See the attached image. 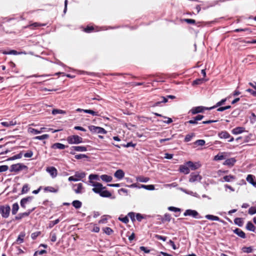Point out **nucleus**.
Masks as SVG:
<instances>
[{
    "label": "nucleus",
    "instance_id": "obj_34",
    "mask_svg": "<svg viewBox=\"0 0 256 256\" xmlns=\"http://www.w3.org/2000/svg\"><path fill=\"white\" fill-rule=\"evenodd\" d=\"M25 235L24 232H21L20 234L16 239V242L18 244H20L24 242V238L25 236Z\"/></svg>",
    "mask_w": 256,
    "mask_h": 256
},
{
    "label": "nucleus",
    "instance_id": "obj_6",
    "mask_svg": "<svg viewBox=\"0 0 256 256\" xmlns=\"http://www.w3.org/2000/svg\"><path fill=\"white\" fill-rule=\"evenodd\" d=\"M210 108L205 107L203 106H198L196 107H193L190 110V112H191L192 114H196L198 113H201L204 112L205 110H210Z\"/></svg>",
    "mask_w": 256,
    "mask_h": 256
},
{
    "label": "nucleus",
    "instance_id": "obj_26",
    "mask_svg": "<svg viewBox=\"0 0 256 256\" xmlns=\"http://www.w3.org/2000/svg\"><path fill=\"white\" fill-rule=\"evenodd\" d=\"M46 26V24H41V23L36 22H34L32 24H30L29 25H28L26 26V28H30L31 29H34L36 28H38L39 26Z\"/></svg>",
    "mask_w": 256,
    "mask_h": 256
},
{
    "label": "nucleus",
    "instance_id": "obj_48",
    "mask_svg": "<svg viewBox=\"0 0 256 256\" xmlns=\"http://www.w3.org/2000/svg\"><path fill=\"white\" fill-rule=\"evenodd\" d=\"M248 212L250 215H253L256 214V206L250 208L248 210Z\"/></svg>",
    "mask_w": 256,
    "mask_h": 256
},
{
    "label": "nucleus",
    "instance_id": "obj_38",
    "mask_svg": "<svg viewBox=\"0 0 256 256\" xmlns=\"http://www.w3.org/2000/svg\"><path fill=\"white\" fill-rule=\"evenodd\" d=\"M235 179V176L232 175H228L225 176L223 177L224 180H222V182H230L232 180Z\"/></svg>",
    "mask_w": 256,
    "mask_h": 256
},
{
    "label": "nucleus",
    "instance_id": "obj_63",
    "mask_svg": "<svg viewBox=\"0 0 256 256\" xmlns=\"http://www.w3.org/2000/svg\"><path fill=\"white\" fill-rule=\"evenodd\" d=\"M128 216L130 217L132 222L135 220V214L134 212H128Z\"/></svg>",
    "mask_w": 256,
    "mask_h": 256
},
{
    "label": "nucleus",
    "instance_id": "obj_23",
    "mask_svg": "<svg viewBox=\"0 0 256 256\" xmlns=\"http://www.w3.org/2000/svg\"><path fill=\"white\" fill-rule=\"evenodd\" d=\"M236 162V160L234 158H232L226 160L224 163V165L232 166Z\"/></svg>",
    "mask_w": 256,
    "mask_h": 256
},
{
    "label": "nucleus",
    "instance_id": "obj_47",
    "mask_svg": "<svg viewBox=\"0 0 256 256\" xmlns=\"http://www.w3.org/2000/svg\"><path fill=\"white\" fill-rule=\"evenodd\" d=\"M84 112L86 114H91L93 116H98V112H94L92 110H85Z\"/></svg>",
    "mask_w": 256,
    "mask_h": 256
},
{
    "label": "nucleus",
    "instance_id": "obj_46",
    "mask_svg": "<svg viewBox=\"0 0 256 256\" xmlns=\"http://www.w3.org/2000/svg\"><path fill=\"white\" fill-rule=\"evenodd\" d=\"M230 108H231L230 106H219L217 108L216 110L218 112H224L225 110L230 109Z\"/></svg>",
    "mask_w": 256,
    "mask_h": 256
},
{
    "label": "nucleus",
    "instance_id": "obj_4",
    "mask_svg": "<svg viewBox=\"0 0 256 256\" xmlns=\"http://www.w3.org/2000/svg\"><path fill=\"white\" fill-rule=\"evenodd\" d=\"M27 168V166L22 164L21 163H18L16 164H12L10 169V172H20V170Z\"/></svg>",
    "mask_w": 256,
    "mask_h": 256
},
{
    "label": "nucleus",
    "instance_id": "obj_24",
    "mask_svg": "<svg viewBox=\"0 0 256 256\" xmlns=\"http://www.w3.org/2000/svg\"><path fill=\"white\" fill-rule=\"evenodd\" d=\"M114 176L118 180L122 179L124 176V172L122 170H117L114 174Z\"/></svg>",
    "mask_w": 256,
    "mask_h": 256
},
{
    "label": "nucleus",
    "instance_id": "obj_8",
    "mask_svg": "<svg viewBox=\"0 0 256 256\" xmlns=\"http://www.w3.org/2000/svg\"><path fill=\"white\" fill-rule=\"evenodd\" d=\"M202 179V176L200 175L198 172H192L190 176L189 182L192 183L195 182H200Z\"/></svg>",
    "mask_w": 256,
    "mask_h": 256
},
{
    "label": "nucleus",
    "instance_id": "obj_56",
    "mask_svg": "<svg viewBox=\"0 0 256 256\" xmlns=\"http://www.w3.org/2000/svg\"><path fill=\"white\" fill-rule=\"evenodd\" d=\"M28 190H29V188H28V185L27 184H24L22 186V194H26L28 192Z\"/></svg>",
    "mask_w": 256,
    "mask_h": 256
},
{
    "label": "nucleus",
    "instance_id": "obj_53",
    "mask_svg": "<svg viewBox=\"0 0 256 256\" xmlns=\"http://www.w3.org/2000/svg\"><path fill=\"white\" fill-rule=\"evenodd\" d=\"M88 178L90 180L89 181H92V180H98V176L94 174H90L88 176Z\"/></svg>",
    "mask_w": 256,
    "mask_h": 256
},
{
    "label": "nucleus",
    "instance_id": "obj_17",
    "mask_svg": "<svg viewBox=\"0 0 256 256\" xmlns=\"http://www.w3.org/2000/svg\"><path fill=\"white\" fill-rule=\"evenodd\" d=\"M244 131H245V128L244 127L238 126V127H236L232 130V133L233 134L236 135V134H240L244 132Z\"/></svg>",
    "mask_w": 256,
    "mask_h": 256
},
{
    "label": "nucleus",
    "instance_id": "obj_9",
    "mask_svg": "<svg viewBox=\"0 0 256 256\" xmlns=\"http://www.w3.org/2000/svg\"><path fill=\"white\" fill-rule=\"evenodd\" d=\"M70 154L74 155L75 152H86L87 148L85 146H72L70 147Z\"/></svg>",
    "mask_w": 256,
    "mask_h": 256
},
{
    "label": "nucleus",
    "instance_id": "obj_31",
    "mask_svg": "<svg viewBox=\"0 0 256 256\" xmlns=\"http://www.w3.org/2000/svg\"><path fill=\"white\" fill-rule=\"evenodd\" d=\"M246 228L250 232H254L256 230V227L251 222H248L246 225Z\"/></svg>",
    "mask_w": 256,
    "mask_h": 256
},
{
    "label": "nucleus",
    "instance_id": "obj_44",
    "mask_svg": "<svg viewBox=\"0 0 256 256\" xmlns=\"http://www.w3.org/2000/svg\"><path fill=\"white\" fill-rule=\"evenodd\" d=\"M66 112L64 110H58V109H54L52 110V114H66Z\"/></svg>",
    "mask_w": 256,
    "mask_h": 256
},
{
    "label": "nucleus",
    "instance_id": "obj_16",
    "mask_svg": "<svg viewBox=\"0 0 256 256\" xmlns=\"http://www.w3.org/2000/svg\"><path fill=\"white\" fill-rule=\"evenodd\" d=\"M255 176L252 174H248L246 178V181L256 188V180Z\"/></svg>",
    "mask_w": 256,
    "mask_h": 256
},
{
    "label": "nucleus",
    "instance_id": "obj_11",
    "mask_svg": "<svg viewBox=\"0 0 256 256\" xmlns=\"http://www.w3.org/2000/svg\"><path fill=\"white\" fill-rule=\"evenodd\" d=\"M48 172L52 178H55L58 175V171L56 168L54 166L48 167L46 168Z\"/></svg>",
    "mask_w": 256,
    "mask_h": 256
},
{
    "label": "nucleus",
    "instance_id": "obj_1",
    "mask_svg": "<svg viewBox=\"0 0 256 256\" xmlns=\"http://www.w3.org/2000/svg\"><path fill=\"white\" fill-rule=\"evenodd\" d=\"M67 142L70 144H79L82 142V138L78 135H72L67 138Z\"/></svg>",
    "mask_w": 256,
    "mask_h": 256
},
{
    "label": "nucleus",
    "instance_id": "obj_22",
    "mask_svg": "<svg viewBox=\"0 0 256 256\" xmlns=\"http://www.w3.org/2000/svg\"><path fill=\"white\" fill-rule=\"evenodd\" d=\"M234 232L242 238H245L246 236L245 233L240 229L236 228L233 230Z\"/></svg>",
    "mask_w": 256,
    "mask_h": 256
},
{
    "label": "nucleus",
    "instance_id": "obj_62",
    "mask_svg": "<svg viewBox=\"0 0 256 256\" xmlns=\"http://www.w3.org/2000/svg\"><path fill=\"white\" fill-rule=\"evenodd\" d=\"M203 81V80L202 78H198L192 82V85H198L200 84Z\"/></svg>",
    "mask_w": 256,
    "mask_h": 256
},
{
    "label": "nucleus",
    "instance_id": "obj_60",
    "mask_svg": "<svg viewBox=\"0 0 256 256\" xmlns=\"http://www.w3.org/2000/svg\"><path fill=\"white\" fill-rule=\"evenodd\" d=\"M168 210L170 211L174 212H180V210H181L180 208H176V207H174V206H169L168 208Z\"/></svg>",
    "mask_w": 256,
    "mask_h": 256
},
{
    "label": "nucleus",
    "instance_id": "obj_27",
    "mask_svg": "<svg viewBox=\"0 0 256 256\" xmlns=\"http://www.w3.org/2000/svg\"><path fill=\"white\" fill-rule=\"evenodd\" d=\"M67 146H66L62 144L56 142V143H54V144H53L52 146V148H54V149L58 148V149H60V150H64Z\"/></svg>",
    "mask_w": 256,
    "mask_h": 256
},
{
    "label": "nucleus",
    "instance_id": "obj_20",
    "mask_svg": "<svg viewBox=\"0 0 256 256\" xmlns=\"http://www.w3.org/2000/svg\"><path fill=\"white\" fill-rule=\"evenodd\" d=\"M160 100L157 102H154L152 106V107L158 106L160 105L161 103H166L168 102V98L166 96H161L160 98Z\"/></svg>",
    "mask_w": 256,
    "mask_h": 256
},
{
    "label": "nucleus",
    "instance_id": "obj_51",
    "mask_svg": "<svg viewBox=\"0 0 256 256\" xmlns=\"http://www.w3.org/2000/svg\"><path fill=\"white\" fill-rule=\"evenodd\" d=\"M94 30V28L92 26H87L84 30V32L86 33H90Z\"/></svg>",
    "mask_w": 256,
    "mask_h": 256
},
{
    "label": "nucleus",
    "instance_id": "obj_36",
    "mask_svg": "<svg viewBox=\"0 0 256 256\" xmlns=\"http://www.w3.org/2000/svg\"><path fill=\"white\" fill-rule=\"evenodd\" d=\"M72 205L76 209H78L81 208L82 203L78 200H74L72 202Z\"/></svg>",
    "mask_w": 256,
    "mask_h": 256
},
{
    "label": "nucleus",
    "instance_id": "obj_25",
    "mask_svg": "<svg viewBox=\"0 0 256 256\" xmlns=\"http://www.w3.org/2000/svg\"><path fill=\"white\" fill-rule=\"evenodd\" d=\"M179 170L180 172L184 173L185 174H187L190 173L188 166L186 164V165L180 166Z\"/></svg>",
    "mask_w": 256,
    "mask_h": 256
},
{
    "label": "nucleus",
    "instance_id": "obj_37",
    "mask_svg": "<svg viewBox=\"0 0 256 256\" xmlns=\"http://www.w3.org/2000/svg\"><path fill=\"white\" fill-rule=\"evenodd\" d=\"M19 209V206L17 202L14 203L12 206V213L13 215H15Z\"/></svg>",
    "mask_w": 256,
    "mask_h": 256
},
{
    "label": "nucleus",
    "instance_id": "obj_64",
    "mask_svg": "<svg viewBox=\"0 0 256 256\" xmlns=\"http://www.w3.org/2000/svg\"><path fill=\"white\" fill-rule=\"evenodd\" d=\"M24 156L27 158H30L33 156V152L32 150H29L24 154Z\"/></svg>",
    "mask_w": 256,
    "mask_h": 256
},
{
    "label": "nucleus",
    "instance_id": "obj_57",
    "mask_svg": "<svg viewBox=\"0 0 256 256\" xmlns=\"http://www.w3.org/2000/svg\"><path fill=\"white\" fill-rule=\"evenodd\" d=\"M74 158L77 160H80L83 158H88V156L85 154H78L75 155Z\"/></svg>",
    "mask_w": 256,
    "mask_h": 256
},
{
    "label": "nucleus",
    "instance_id": "obj_58",
    "mask_svg": "<svg viewBox=\"0 0 256 256\" xmlns=\"http://www.w3.org/2000/svg\"><path fill=\"white\" fill-rule=\"evenodd\" d=\"M205 140H196L194 144L198 146H202L205 144Z\"/></svg>",
    "mask_w": 256,
    "mask_h": 256
},
{
    "label": "nucleus",
    "instance_id": "obj_59",
    "mask_svg": "<svg viewBox=\"0 0 256 256\" xmlns=\"http://www.w3.org/2000/svg\"><path fill=\"white\" fill-rule=\"evenodd\" d=\"M8 166L7 165L0 166V173L6 172L8 170Z\"/></svg>",
    "mask_w": 256,
    "mask_h": 256
},
{
    "label": "nucleus",
    "instance_id": "obj_52",
    "mask_svg": "<svg viewBox=\"0 0 256 256\" xmlns=\"http://www.w3.org/2000/svg\"><path fill=\"white\" fill-rule=\"evenodd\" d=\"M41 234V232H33L31 234V238L33 240H36L37 237L38 236H39L40 234Z\"/></svg>",
    "mask_w": 256,
    "mask_h": 256
},
{
    "label": "nucleus",
    "instance_id": "obj_15",
    "mask_svg": "<svg viewBox=\"0 0 256 256\" xmlns=\"http://www.w3.org/2000/svg\"><path fill=\"white\" fill-rule=\"evenodd\" d=\"M205 218L208 220H214V221H218V222H220L223 224L225 223V222L224 220H221L218 216H214L212 214H207L205 216Z\"/></svg>",
    "mask_w": 256,
    "mask_h": 256
},
{
    "label": "nucleus",
    "instance_id": "obj_12",
    "mask_svg": "<svg viewBox=\"0 0 256 256\" xmlns=\"http://www.w3.org/2000/svg\"><path fill=\"white\" fill-rule=\"evenodd\" d=\"M33 198V196H29L24 198H22L20 202V206L23 208H26V204L30 202Z\"/></svg>",
    "mask_w": 256,
    "mask_h": 256
},
{
    "label": "nucleus",
    "instance_id": "obj_3",
    "mask_svg": "<svg viewBox=\"0 0 256 256\" xmlns=\"http://www.w3.org/2000/svg\"><path fill=\"white\" fill-rule=\"evenodd\" d=\"M86 176V173L84 172H76L74 176H70L68 178L70 182H78L82 178Z\"/></svg>",
    "mask_w": 256,
    "mask_h": 256
},
{
    "label": "nucleus",
    "instance_id": "obj_7",
    "mask_svg": "<svg viewBox=\"0 0 256 256\" xmlns=\"http://www.w3.org/2000/svg\"><path fill=\"white\" fill-rule=\"evenodd\" d=\"M89 130L93 133L106 134L107 132L106 130L104 128L94 126H89Z\"/></svg>",
    "mask_w": 256,
    "mask_h": 256
},
{
    "label": "nucleus",
    "instance_id": "obj_42",
    "mask_svg": "<svg viewBox=\"0 0 256 256\" xmlns=\"http://www.w3.org/2000/svg\"><path fill=\"white\" fill-rule=\"evenodd\" d=\"M60 221L59 218H58L54 220L50 221L48 224V228H52L54 225L58 224Z\"/></svg>",
    "mask_w": 256,
    "mask_h": 256
},
{
    "label": "nucleus",
    "instance_id": "obj_29",
    "mask_svg": "<svg viewBox=\"0 0 256 256\" xmlns=\"http://www.w3.org/2000/svg\"><path fill=\"white\" fill-rule=\"evenodd\" d=\"M99 195L102 198H110L112 194L108 190L104 189L102 190Z\"/></svg>",
    "mask_w": 256,
    "mask_h": 256
},
{
    "label": "nucleus",
    "instance_id": "obj_55",
    "mask_svg": "<svg viewBox=\"0 0 256 256\" xmlns=\"http://www.w3.org/2000/svg\"><path fill=\"white\" fill-rule=\"evenodd\" d=\"M118 220H120V221H121L122 222H124V224H127L128 222H129V220L127 216H125L124 217V218H121V217H119L118 218Z\"/></svg>",
    "mask_w": 256,
    "mask_h": 256
},
{
    "label": "nucleus",
    "instance_id": "obj_13",
    "mask_svg": "<svg viewBox=\"0 0 256 256\" xmlns=\"http://www.w3.org/2000/svg\"><path fill=\"white\" fill-rule=\"evenodd\" d=\"M186 164L190 167L192 170H196L198 169L201 166L200 162H196L194 163L192 161H188L186 162Z\"/></svg>",
    "mask_w": 256,
    "mask_h": 256
},
{
    "label": "nucleus",
    "instance_id": "obj_43",
    "mask_svg": "<svg viewBox=\"0 0 256 256\" xmlns=\"http://www.w3.org/2000/svg\"><path fill=\"white\" fill-rule=\"evenodd\" d=\"M49 138V135L47 134H44L42 136H36L34 138L35 140H44L47 139Z\"/></svg>",
    "mask_w": 256,
    "mask_h": 256
},
{
    "label": "nucleus",
    "instance_id": "obj_30",
    "mask_svg": "<svg viewBox=\"0 0 256 256\" xmlns=\"http://www.w3.org/2000/svg\"><path fill=\"white\" fill-rule=\"evenodd\" d=\"M44 192H50L56 193L58 192V188H54L50 186L45 187L44 188Z\"/></svg>",
    "mask_w": 256,
    "mask_h": 256
},
{
    "label": "nucleus",
    "instance_id": "obj_5",
    "mask_svg": "<svg viewBox=\"0 0 256 256\" xmlns=\"http://www.w3.org/2000/svg\"><path fill=\"white\" fill-rule=\"evenodd\" d=\"M184 216H190L194 218L198 219L202 218V216L196 210L191 209H188L186 210L184 213Z\"/></svg>",
    "mask_w": 256,
    "mask_h": 256
},
{
    "label": "nucleus",
    "instance_id": "obj_61",
    "mask_svg": "<svg viewBox=\"0 0 256 256\" xmlns=\"http://www.w3.org/2000/svg\"><path fill=\"white\" fill-rule=\"evenodd\" d=\"M154 237L156 239L159 240H162L164 242H165L166 240V238H167L166 236H162L158 235V234H156Z\"/></svg>",
    "mask_w": 256,
    "mask_h": 256
},
{
    "label": "nucleus",
    "instance_id": "obj_54",
    "mask_svg": "<svg viewBox=\"0 0 256 256\" xmlns=\"http://www.w3.org/2000/svg\"><path fill=\"white\" fill-rule=\"evenodd\" d=\"M136 146V144H133L132 142H128L126 144H121V146H123L124 148H129L130 146L134 148V147H135Z\"/></svg>",
    "mask_w": 256,
    "mask_h": 256
},
{
    "label": "nucleus",
    "instance_id": "obj_35",
    "mask_svg": "<svg viewBox=\"0 0 256 256\" xmlns=\"http://www.w3.org/2000/svg\"><path fill=\"white\" fill-rule=\"evenodd\" d=\"M22 152H20L17 154L14 155L8 158L6 160L10 161V160H15L16 159H20V158H22Z\"/></svg>",
    "mask_w": 256,
    "mask_h": 256
},
{
    "label": "nucleus",
    "instance_id": "obj_2",
    "mask_svg": "<svg viewBox=\"0 0 256 256\" xmlns=\"http://www.w3.org/2000/svg\"><path fill=\"white\" fill-rule=\"evenodd\" d=\"M10 208L9 205H1L0 206V214L3 218H6L10 216Z\"/></svg>",
    "mask_w": 256,
    "mask_h": 256
},
{
    "label": "nucleus",
    "instance_id": "obj_41",
    "mask_svg": "<svg viewBox=\"0 0 256 256\" xmlns=\"http://www.w3.org/2000/svg\"><path fill=\"white\" fill-rule=\"evenodd\" d=\"M103 231L106 234L108 235H110L114 232L113 230L110 227H106L104 228Z\"/></svg>",
    "mask_w": 256,
    "mask_h": 256
},
{
    "label": "nucleus",
    "instance_id": "obj_39",
    "mask_svg": "<svg viewBox=\"0 0 256 256\" xmlns=\"http://www.w3.org/2000/svg\"><path fill=\"white\" fill-rule=\"evenodd\" d=\"M234 223L235 224L241 227L243 226L242 219L240 218H236L234 220Z\"/></svg>",
    "mask_w": 256,
    "mask_h": 256
},
{
    "label": "nucleus",
    "instance_id": "obj_28",
    "mask_svg": "<svg viewBox=\"0 0 256 256\" xmlns=\"http://www.w3.org/2000/svg\"><path fill=\"white\" fill-rule=\"evenodd\" d=\"M226 100H227V98H224L221 100L220 101L216 102V104L215 105H214V106L210 107L209 109L212 110V109H214L215 108H218V107L221 106L222 105L224 104L225 103V102L226 101Z\"/></svg>",
    "mask_w": 256,
    "mask_h": 256
},
{
    "label": "nucleus",
    "instance_id": "obj_45",
    "mask_svg": "<svg viewBox=\"0 0 256 256\" xmlns=\"http://www.w3.org/2000/svg\"><path fill=\"white\" fill-rule=\"evenodd\" d=\"M2 54H13V55H17L19 53L15 50H10L8 52L4 51Z\"/></svg>",
    "mask_w": 256,
    "mask_h": 256
},
{
    "label": "nucleus",
    "instance_id": "obj_21",
    "mask_svg": "<svg viewBox=\"0 0 256 256\" xmlns=\"http://www.w3.org/2000/svg\"><path fill=\"white\" fill-rule=\"evenodd\" d=\"M218 136L221 139H226L230 138V134L226 130L222 131L219 132Z\"/></svg>",
    "mask_w": 256,
    "mask_h": 256
},
{
    "label": "nucleus",
    "instance_id": "obj_33",
    "mask_svg": "<svg viewBox=\"0 0 256 256\" xmlns=\"http://www.w3.org/2000/svg\"><path fill=\"white\" fill-rule=\"evenodd\" d=\"M136 180L137 182H147L149 181L150 178L148 177H144L143 176H138L136 177Z\"/></svg>",
    "mask_w": 256,
    "mask_h": 256
},
{
    "label": "nucleus",
    "instance_id": "obj_32",
    "mask_svg": "<svg viewBox=\"0 0 256 256\" xmlns=\"http://www.w3.org/2000/svg\"><path fill=\"white\" fill-rule=\"evenodd\" d=\"M100 178L102 181L106 182H110L112 180V178L111 176L107 174H102L100 176Z\"/></svg>",
    "mask_w": 256,
    "mask_h": 256
},
{
    "label": "nucleus",
    "instance_id": "obj_50",
    "mask_svg": "<svg viewBox=\"0 0 256 256\" xmlns=\"http://www.w3.org/2000/svg\"><path fill=\"white\" fill-rule=\"evenodd\" d=\"M193 136H194L193 134H186V136H185L184 141L186 142H190L192 140Z\"/></svg>",
    "mask_w": 256,
    "mask_h": 256
},
{
    "label": "nucleus",
    "instance_id": "obj_40",
    "mask_svg": "<svg viewBox=\"0 0 256 256\" xmlns=\"http://www.w3.org/2000/svg\"><path fill=\"white\" fill-rule=\"evenodd\" d=\"M28 132L30 133L34 134H38L42 132V130H38L32 128H28Z\"/></svg>",
    "mask_w": 256,
    "mask_h": 256
},
{
    "label": "nucleus",
    "instance_id": "obj_49",
    "mask_svg": "<svg viewBox=\"0 0 256 256\" xmlns=\"http://www.w3.org/2000/svg\"><path fill=\"white\" fill-rule=\"evenodd\" d=\"M242 250L244 252H246V253H250L252 252V247L250 246H249V247H243L242 248Z\"/></svg>",
    "mask_w": 256,
    "mask_h": 256
},
{
    "label": "nucleus",
    "instance_id": "obj_19",
    "mask_svg": "<svg viewBox=\"0 0 256 256\" xmlns=\"http://www.w3.org/2000/svg\"><path fill=\"white\" fill-rule=\"evenodd\" d=\"M157 217H160L161 222L164 223L166 222H170L171 220V216L168 213H166L162 217L160 215H157Z\"/></svg>",
    "mask_w": 256,
    "mask_h": 256
},
{
    "label": "nucleus",
    "instance_id": "obj_18",
    "mask_svg": "<svg viewBox=\"0 0 256 256\" xmlns=\"http://www.w3.org/2000/svg\"><path fill=\"white\" fill-rule=\"evenodd\" d=\"M74 190L76 194L82 193V190L83 186L82 183H78V184H74L73 186Z\"/></svg>",
    "mask_w": 256,
    "mask_h": 256
},
{
    "label": "nucleus",
    "instance_id": "obj_14",
    "mask_svg": "<svg viewBox=\"0 0 256 256\" xmlns=\"http://www.w3.org/2000/svg\"><path fill=\"white\" fill-rule=\"evenodd\" d=\"M104 189H106V187L103 186L102 184L99 183L94 186V188L92 189V190L94 193L100 194L102 190Z\"/></svg>",
    "mask_w": 256,
    "mask_h": 256
},
{
    "label": "nucleus",
    "instance_id": "obj_10",
    "mask_svg": "<svg viewBox=\"0 0 256 256\" xmlns=\"http://www.w3.org/2000/svg\"><path fill=\"white\" fill-rule=\"evenodd\" d=\"M36 208L34 207L32 209H28L26 212H24L20 213L15 216L16 220H20L22 218L28 216Z\"/></svg>",
    "mask_w": 256,
    "mask_h": 256
}]
</instances>
